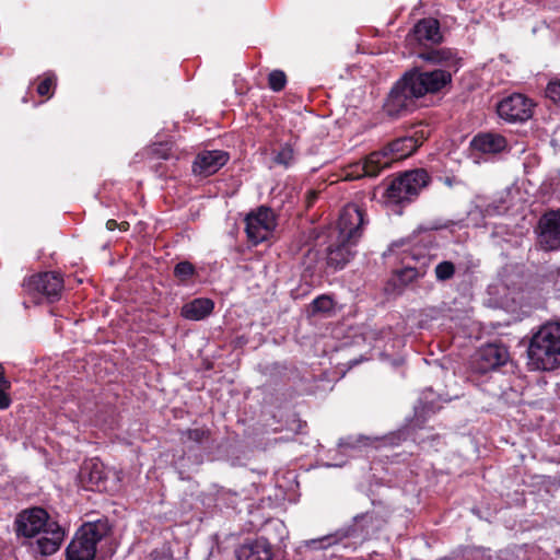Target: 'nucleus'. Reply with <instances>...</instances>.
I'll use <instances>...</instances> for the list:
<instances>
[{
  "label": "nucleus",
  "instance_id": "f257e3e1",
  "mask_svg": "<svg viewBox=\"0 0 560 560\" xmlns=\"http://www.w3.org/2000/svg\"><path fill=\"white\" fill-rule=\"evenodd\" d=\"M385 521L376 512H366L357 515L353 524L339 528L334 534L319 539H313L310 545L315 549H325L337 546L342 549L354 550L358 544L373 538L384 526Z\"/></svg>",
  "mask_w": 560,
  "mask_h": 560
},
{
  "label": "nucleus",
  "instance_id": "f03ea898",
  "mask_svg": "<svg viewBox=\"0 0 560 560\" xmlns=\"http://www.w3.org/2000/svg\"><path fill=\"white\" fill-rule=\"evenodd\" d=\"M527 365L532 371L560 366V322H548L533 332L527 346Z\"/></svg>",
  "mask_w": 560,
  "mask_h": 560
},
{
  "label": "nucleus",
  "instance_id": "7ed1b4c3",
  "mask_svg": "<svg viewBox=\"0 0 560 560\" xmlns=\"http://www.w3.org/2000/svg\"><path fill=\"white\" fill-rule=\"evenodd\" d=\"M388 252L389 255L400 256V261L404 265L401 269L394 271L388 282V287H393L390 292L396 294H400L408 284L423 277L433 259V256L422 253L417 247H406L398 250V246L393 245Z\"/></svg>",
  "mask_w": 560,
  "mask_h": 560
},
{
  "label": "nucleus",
  "instance_id": "20e7f679",
  "mask_svg": "<svg viewBox=\"0 0 560 560\" xmlns=\"http://www.w3.org/2000/svg\"><path fill=\"white\" fill-rule=\"evenodd\" d=\"M108 522L97 520L83 524L66 550V560H94L96 545L109 533Z\"/></svg>",
  "mask_w": 560,
  "mask_h": 560
},
{
  "label": "nucleus",
  "instance_id": "39448f33",
  "mask_svg": "<svg viewBox=\"0 0 560 560\" xmlns=\"http://www.w3.org/2000/svg\"><path fill=\"white\" fill-rule=\"evenodd\" d=\"M417 140L412 137H402L389 142L380 151L372 152L363 162V176L376 177L384 168L389 167L394 161L409 156L417 149Z\"/></svg>",
  "mask_w": 560,
  "mask_h": 560
},
{
  "label": "nucleus",
  "instance_id": "423d86ee",
  "mask_svg": "<svg viewBox=\"0 0 560 560\" xmlns=\"http://www.w3.org/2000/svg\"><path fill=\"white\" fill-rule=\"evenodd\" d=\"M430 176L425 170L408 171L395 178L386 189L388 202H410L429 184Z\"/></svg>",
  "mask_w": 560,
  "mask_h": 560
},
{
  "label": "nucleus",
  "instance_id": "0eeeda50",
  "mask_svg": "<svg viewBox=\"0 0 560 560\" xmlns=\"http://www.w3.org/2000/svg\"><path fill=\"white\" fill-rule=\"evenodd\" d=\"M402 79L410 89V95H415L417 98L439 92L452 80L451 73L442 69L423 72L415 69L405 73Z\"/></svg>",
  "mask_w": 560,
  "mask_h": 560
},
{
  "label": "nucleus",
  "instance_id": "6e6552de",
  "mask_svg": "<svg viewBox=\"0 0 560 560\" xmlns=\"http://www.w3.org/2000/svg\"><path fill=\"white\" fill-rule=\"evenodd\" d=\"M405 431H398L388 435L378 438H370L364 435H351L341 439L338 444V451L342 455L354 456L369 447L378 448L381 446L398 445L401 440H405Z\"/></svg>",
  "mask_w": 560,
  "mask_h": 560
},
{
  "label": "nucleus",
  "instance_id": "1a4fd4ad",
  "mask_svg": "<svg viewBox=\"0 0 560 560\" xmlns=\"http://www.w3.org/2000/svg\"><path fill=\"white\" fill-rule=\"evenodd\" d=\"M246 234L254 244H259L272 236L277 226L273 211L265 206L259 207L246 215Z\"/></svg>",
  "mask_w": 560,
  "mask_h": 560
},
{
  "label": "nucleus",
  "instance_id": "9d476101",
  "mask_svg": "<svg viewBox=\"0 0 560 560\" xmlns=\"http://www.w3.org/2000/svg\"><path fill=\"white\" fill-rule=\"evenodd\" d=\"M368 220L363 209L355 203L345 206L337 222V236L350 243L359 242L363 235Z\"/></svg>",
  "mask_w": 560,
  "mask_h": 560
},
{
  "label": "nucleus",
  "instance_id": "9b49d317",
  "mask_svg": "<svg viewBox=\"0 0 560 560\" xmlns=\"http://www.w3.org/2000/svg\"><path fill=\"white\" fill-rule=\"evenodd\" d=\"M534 103L523 94L514 93L504 97L497 106L498 115L509 122L526 121L533 116Z\"/></svg>",
  "mask_w": 560,
  "mask_h": 560
},
{
  "label": "nucleus",
  "instance_id": "f8f14e48",
  "mask_svg": "<svg viewBox=\"0 0 560 560\" xmlns=\"http://www.w3.org/2000/svg\"><path fill=\"white\" fill-rule=\"evenodd\" d=\"M48 513L42 508H33L22 511L15 520V529L19 536L35 537L48 530L50 524Z\"/></svg>",
  "mask_w": 560,
  "mask_h": 560
},
{
  "label": "nucleus",
  "instance_id": "ddd939ff",
  "mask_svg": "<svg viewBox=\"0 0 560 560\" xmlns=\"http://www.w3.org/2000/svg\"><path fill=\"white\" fill-rule=\"evenodd\" d=\"M508 360L509 351L505 346L489 343L476 352L471 361V370L478 374H486L505 364Z\"/></svg>",
  "mask_w": 560,
  "mask_h": 560
},
{
  "label": "nucleus",
  "instance_id": "4468645a",
  "mask_svg": "<svg viewBox=\"0 0 560 560\" xmlns=\"http://www.w3.org/2000/svg\"><path fill=\"white\" fill-rule=\"evenodd\" d=\"M24 287L32 294H40L49 302L58 300L63 289V280L57 272H43L32 276L24 282Z\"/></svg>",
  "mask_w": 560,
  "mask_h": 560
},
{
  "label": "nucleus",
  "instance_id": "2eb2a0df",
  "mask_svg": "<svg viewBox=\"0 0 560 560\" xmlns=\"http://www.w3.org/2000/svg\"><path fill=\"white\" fill-rule=\"evenodd\" d=\"M408 84L401 78L390 90L384 109L392 117H398L411 110L417 97L410 95Z\"/></svg>",
  "mask_w": 560,
  "mask_h": 560
},
{
  "label": "nucleus",
  "instance_id": "dca6fc26",
  "mask_svg": "<svg viewBox=\"0 0 560 560\" xmlns=\"http://www.w3.org/2000/svg\"><path fill=\"white\" fill-rule=\"evenodd\" d=\"M538 244L545 250L560 249V212L544 214L538 224Z\"/></svg>",
  "mask_w": 560,
  "mask_h": 560
},
{
  "label": "nucleus",
  "instance_id": "f3484780",
  "mask_svg": "<svg viewBox=\"0 0 560 560\" xmlns=\"http://www.w3.org/2000/svg\"><path fill=\"white\" fill-rule=\"evenodd\" d=\"M229 161V153L222 150L200 152L194 163L192 173L198 176L208 177L217 173Z\"/></svg>",
  "mask_w": 560,
  "mask_h": 560
},
{
  "label": "nucleus",
  "instance_id": "a211bd4d",
  "mask_svg": "<svg viewBox=\"0 0 560 560\" xmlns=\"http://www.w3.org/2000/svg\"><path fill=\"white\" fill-rule=\"evenodd\" d=\"M236 560H271L272 548L262 537L247 539L235 550Z\"/></svg>",
  "mask_w": 560,
  "mask_h": 560
},
{
  "label": "nucleus",
  "instance_id": "6ab92c4d",
  "mask_svg": "<svg viewBox=\"0 0 560 560\" xmlns=\"http://www.w3.org/2000/svg\"><path fill=\"white\" fill-rule=\"evenodd\" d=\"M357 244L337 236L336 241L327 247V265L336 270L342 269L353 258Z\"/></svg>",
  "mask_w": 560,
  "mask_h": 560
},
{
  "label": "nucleus",
  "instance_id": "aec40b11",
  "mask_svg": "<svg viewBox=\"0 0 560 560\" xmlns=\"http://www.w3.org/2000/svg\"><path fill=\"white\" fill-rule=\"evenodd\" d=\"M407 39L410 43L417 42L419 44L441 42L442 35L438 20L432 18L420 20L408 34Z\"/></svg>",
  "mask_w": 560,
  "mask_h": 560
},
{
  "label": "nucleus",
  "instance_id": "412c9836",
  "mask_svg": "<svg viewBox=\"0 0 560 560\" xmlns=\"http://www.w3.org/2000/svg\"><path fill=\"white\" fill-rule=\"evenodd\" d=\"M477 266L478 264L470 255H467L464 261L453 262L451 260H442L436 264L434 268V276L436 281L445 282L452 279L456 271H463L464 273H467L474 270Z\"/></svg>",
  "mask_w": 560,
  "mask_h": 560
},
{
  "label": "nucleus",
  "instance_id": "4be33fe9",
  "mask_svg": "<svg viewBox=\"0 0 560 560\" xmlns=\"http://www.w3.org/2000/svg\"><path fill=\"white\" fill-rule=\"evenodd\" d=\"M39 535L40 537L36 540V550L43 556H49L59 549L65 538V530L54 523L50 524L47 532Z\"/></svg>",
  "mask_w": 560,
  "mask_h": 560
},
{
  "label": "nucleus",
  "instance_id": "5701e85b",
  "mask_svg": "<svg viewBox=\"0 0 560 560\" xmlns=\"http://www.w3.org/2000/svg\"><path fill=\"white\" fill-rule=\"evenodd\" d=\"M506 139L493 132L479 133L471 140V147L482 153L495 154L505 150Z\"/></svg>",
  "mask_w": 560,
  "mask_h": 560
},
{
  "label": "nucleus",
  "instance_id": "b1692460",
  "mask_svg": "<svg viewBox=\"0 0 560 560\" xmlns=\"http://www.w3.org/2000/svg\"><path fill=\"white\" fill-rule=\"evenodd\" d=\"M81 476L84 480H88L92 488H96L100 491L107 489L104 465L96 458L84 463L81 468Z\"/></svg>",
  "mask_w": 560,
  "mask_h": 560
},
{
  "label": "nucleus",
  "instance_id": "393cba45",
  "mask_svg": "<svg viewBox=\"0 0 560 560\" xmlns=\"http://www.w3.org/2000/svg\"><path fill=\"white\" fill-rule=\"evenodd\" d=\"M214 308L212 300L207 298H198L186 303L180 311L184 318L189 320H201L209 316Z\"/></svg>",
  "mask_w": 560,
  "mask_h": 560
},
{
  "label": "nucleus",
  "instance_id": "a878e982",
  "mask_svg": "<svg viewBox=\"0 0 560 560\" xmlns=\"http://www.w3.org/2000/svg\"><path fill=\"white\" fill-rule=\"evenodd\" d=\"M272 162L276 165L289 168L296 162L295 150L290 143H283L272 152Z\"/></svg>",
  "mask_w": 560,
  "mask_h": 560
},
{
  "label": "nucleus",
  "instance_id": "bb28decb",
  "mask_svg": "<svg viewBox=\"0 0 560 560\" xmlns=\"http://www.w3.org/2000/svg\"><path fill=\"white\" fill-rule=\"evenodd\" d=\"M419 57L431 63L443 65L451 62L454 59V54L451 49L440 48L421 52Z\"/></svg>",
  "mask_w": 560,
  "mask_h": 560
},
{
  "label": "nucleus",
  "instance_id": "cd10ccee",
  "mask_svg": "<svg viewBox=\"0 0 560 560\" xmlns=\"http://www.w3.org/2000/svg\"><path fill=\"white\" fill-rule=\"evenodd\" d=\"M184 442L190 441L200 446H207L211 440V432L207 428L188 429L182 433Z\"/></svg>",
  "mask_w": 560,
  "mask_h": 560
},
{
  "label": "nucleus",
  "instance_id": "c85d7f7f",
  "mask_svg": "<svg viewBox=\"0 0 560 560\" xmlns=\"http://www.w3.org/2000/svg\"><path fill=\"white\" fill-rule=\"evenodd\" d=\"M269 88L275 92H280L287 84L285 73L281 70H273L268 75Z\"/></svg>",
  "mask_w": 560,
  "mask_h": 560
},
{
  "label": "nucleus",
  "instance_id": "c756f323",
  "mask_svg": "<svg viewBox=\"0 0 560 560\" xmlns=\"http://www.w3.org/2000/svg\"><path fill=\"white\" fill-rule=\"evenodd\" d=\"M195 273V267L189 261H180L174 268V275L180 281H187Z\"/></svg>",
  "mask_w": 560,
  "mask_h": 560
},
{
  "label": "nucleus",
  "instance_id": "7c9ffc66",
  "mask_svg": "<svg viewBox=\"0 0 560 560\" xmlns=\"http://www.w3.org/2000/svg\"><path fill=\"white\" fill-rule=\"evenodd\" d=\"M55 84H56V77L54 73H47L45 75V78L43 79V81L39 82V84L37 85V93L40 95V96H51L52 93H51V90L55 88Z\"/></svg>",
  "mask_w": 560,
  "mask_h": 560
},
{
  "label": "nucleus",
  "instance_id": "2f4dec72",
  "mask_svg": "<svg viewBox=\"0 0 560 560\" xmlns=\"http://www.w3.org/2000/svg\"><path fill=\"white\" fill-rule=\"evenodd\" d=\"M546 95L552 102L560 104V79L551 80L546 89Z\"/></svg>",
  "mask_w": 560,
  "mask_h": 560
},
{
  "label": "nucleus",
  "instance_id": "473e14b6",
  "mask_svg": "<svg viewBox=\"0 0 560 560\" xmlns=\"http://www.w3.org/2000/svg\"><path fill=\"white\" fill-rule=\"evenodd\" d=\"M315 312H328L332 308V300L327 295H320L313 301Z\"/></svg>",
  "mask_w": 560,
  "mask_h": 560
},
{
  "label": "nucleus",
  "instance_id": "72a5a7b5",
  "mask_svg": "<svg viewBox=\"0 0 560 560\" xmlns=\"http://www.w3.org/2000/svg\"><path fill=\"white\" fill-rule=\"evenodd\" d=\"M504 289L508 291L504 296H503V303L505 305H509V302H512V303H516L517 301V294L518 292L516 291L515 288L511 289L509 283H508V280H503L502 282Z\"/></svg>",
  "mask_w": 560,
  "mask_h": 560
},
{
  "label": "nucleus",
  "instance_id": "f704fd0d",
  "mask_svg": "<svg viewBox=\"0 0 560 560\" xmlns=\"http://www.w3.org/2000/svg\"><path fill=\"white\" fill-rule=\"evenodd\" d=\"M152 154H154L159 159H167L170 156V148L167 144H159L151 149Z\"/></svg>",
  "mask_w": 560,
  "mask_h": 560
},
{
  "label": "nucleus",
  "instance_id": "c9c22d12",
  "mask_svg": "<svg viewBox=\"0 0 560 560\" xmlns=\"http://www.w3.org/2000/svg\"><path fill=\"white\" fill-rule=\"evenodd\" d=\"M11 405V398L8 395V392H1L0 390V409H7Z\"/></svg>",
  "mask_w": 560,
  "mask_h": 560
},
{
  "label": "nucleus",
  "instance_id": "e433bc0d",
  "mask_svg": "<svg viewBox=\"0 0 560 560\" xmlns=\"http://www.w3.org/2000/svg\"><path fill=\"white\" fill-rule=\"evenodd\" d=\"M11 388V382L4 376L0 378V390L8 392Z\"/></svg>",
  "mask_w": 560,
  "mask_h": 560
},
{
  "label": "nucleus",
  "instance_id": "4c0bfd02",
  "mask_svg": "<svg viewBox=\"0 0 560 560\" xmlns=\"http://www.w3.org/2000/svg\"><path fill=\"white\" fill-rule=\"evenodd\" d=\"M117 226V222L115 220H108L106 222V228L110 231L115 230Z\"/></svg>",
  "mask_w": 560,
  "mask_h": 560
},
{
  "label": "nucleus",
  "instance_id": "58836bf2",
  "mask_svg": "<svg viewBox=\"0 0 560 560\" xmlns=\"http://www.w3.org/2000/svg\"><path fill=\"white\" fill-rule=\"evenodd\" d=\"M345 464V460H335L332 463L327 464L328 467H341Z\"/></svg>",
  "mask_w": 560,
  "mask_h": 560
},
{
  "label": "nucleus",
  "instance_id": "ea45409f",
  "mask_svg": "<svg viewBox=\"0 0 560 560\" xmlns=\"http://www.w3.org/2000/svg\"><path fill=\"white\" fill-rule=\"evenodd\" d=\"M424 399H425V401L423 402L424 406L422 407V409H428V410L434 411L433 406H428V401H427L428 397L427 396L424 397Z\"/></svg>",
  "mask_w": 560,
  "mask_h": 560
}]
</instances>
